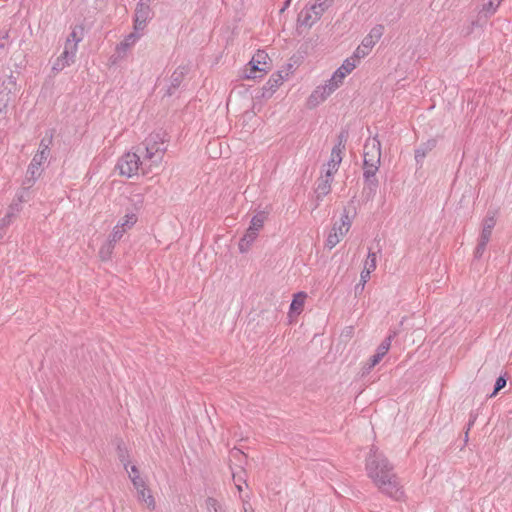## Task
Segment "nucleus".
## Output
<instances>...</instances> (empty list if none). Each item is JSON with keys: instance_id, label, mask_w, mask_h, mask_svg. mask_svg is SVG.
<instances>
[{"instance_id": "6e6d98bb", "label": "nucleus", "mask_w": 512, "mask_h": 512, "mask_svg": "<svg viewBox=\"0 0 512 512\" xmlns=\"http://www.w3.org/2000/svg\"><path fill=\"white\" fill-rule=\"evenodd\" d=\"M243 509H244V512H254L252 507L247 502H244Z\"/></svg>"}, {"instance_id": "37998d69", "label": "nucleus", "mask_w": 512, "mask_h": 512, "mask_svg": "<svg viewBox=\"0 0 512 512\" xmlns=\"http://www.w3.org/2000/svg\"><path fill=\"white\" fill-rule=\"evenodd\" d=\"M310 2L316 6L319 5L320 9L325 12L333 4L334 0H311Z\"/></svg>"}, {"instance_id": "680f3d73", "label": "nucleus", "mask_w": 512, "mask_h": 512, "mask_svg": "<svg viewBox=\"0 0 512 512\" xmlns=\"http://www.w3.org/2000/svg\"><path fill=\"white\" fill-rule=\"evenodd\" d=\"M7 38V33H5V35H3L2 39H6Z\"/></svg>"}, {"instance_id": "f257e3e1", "label": "nucleus", "mask_w": 512, "mask_h": 512, "mask_svg": "<svg viewBox=\"0 0 512 512\" xmlns=\"http://www.w3.org/2000/svg\"><path fill=\"white\" fill-rule=\"evenodd\" d=\"M366 471L382 493L395 500L402 498L404 492L393 465L375 446L371 447L366 458Z\"/></svg>"}, {"instance_id": "c03bdc74", "label": "nucleus", "mask_w": 512, "mask_h": 512, "mask_svg": "<svg viewBox=\"0 0 512 512\" xmlns=\"http://www.w3.org/2000/svg\"><path fill=\"white\" fill-rule=\"evenodd\" d=\"M492 230L487 228H482L479 240L483 242H489L491 238Z\"/></svg>"}, {"instance_id": "2eb2a0df", "label": "nucleus", "mask_w": 512, "mask_h": 512, "mask_svg": "<svg viewBox=\"0 0 512 512\" xmlns=\"http://www.w3.org/2000/svg\"><path fill=\"white\" fill-rule=\"evenodd\" d=\"M187 73V66H178L171 75V85L167 91L168 95H172V89H176L180 86L184 75Z\"/></svg>"}, {"instance_id": "0eeeda50", "label": "nucleus", "mask_w": 512, "mask_h": 512, "mask_svg": "<svg viewBox=\"0 0 512 512\" xmlns=\"http://www.w3.org/2000/svg\"><path fill=\"white\" fill-rule=\"evenodd\" d=\"M324 11L320 9V6L309 2L298 14L297 22L299 26L310 28L315 22H317Z\"/></svg>"}, {"instance_id": "603ef678", "label": "nucleus", "mask_w": 512, "mask_h": 512, "mask_svg": "<svg viewBox=\"0 0 512 512\" xmlns=\"http://www.w3.org/2000/svg\"><path fill=\"white\" fill-rule=\"evenodd\" d=\"M385 348H386V346L379 345L377 347L376 354L379 355L381 358H383L388 352V350H386Z\"/></svg>"}, {"instance_id": "dca6fc26", "label": "nucleus", "mask_w": 512, "mask_h": 512, "mask_svg": "<svg viewBox=\"0 0 512 512\" xmlns=\"http://www.w3.org/2000/svg\"><path fill=\"white\" fill-rule=\"evenodd\" d=\"M436 146V140L431 139L428 140L426 143L421 144L416 150H415V160L417 163H421L427 153L431 151Z\"/></svg>"}, {"instance_id": "3c124183", "label": "nucleus", "mask_w": 512, "mask_h": 512, "mask_svg": "<svg viewBox=\"0 0 512 512\" xmlns=\"http://www.w3.org/2000/svg\"><path fill=\"white\" fill-rule=\"evenodd\" d=\"M381 360L382 358L375 353L369 360L368 369H371L374 366H376Z\"/></svg>"}, {"instance_id": "49530a36", "label": "nucleus", "mask_w": 512, "mask_h": 512, "mask_svg": "<svg viewBox=\"0 0 512 512\" xmlns=\"http://www.w3.org/2000/svg\"><path fill=\"white\" fill-rule=\"evenodd\" d=\"M396 333H392L390 335H388L383 341L382 343L380 344V346H386V350L389 351L390 349V346H391V342H392V339L395 337Z\"/></svg>"}, {"instance_id": "6ab92c4d", "label": "nucleus", "mask_w": 512, "mask_h": 512, "mask_svg": "<svg viewBox=\"0 0 512 512\" xmlns=\"http://www.w3.org/2000/svg\"><path fill=\"white\" fill-rule=\"evenodd\" d=\"M137 497L139 501H142L146 504L149 510L155 509V499L148 488H141V490L137 491Z\"/></svg>"}, {"instance_id": "a878e982", "label": "nucleus", "mask_w": 512, "mask_h": 512, "mask_svg": "<svg viewBox=\"0 0 512 512\" xmlns=\"http://www.w3.org/2000/svg\"><path fill=\"white\" fill-rule=\"evenodd\" d=\"M341 162H342V156H335V157L330 156V160L326 164L327 169H326L325 173H327L328 176H333L338 171V168H339V165L341 164Z\"/></svg>"}, {"instance_id": "423d86ee", "label": "nucleus", "mask_w": 512, "mask_h": 512, "mask_svg": "<svg viewBox=\"0 0 512 512\" xmlns=\"http://www.w3.org/2000/svg\"><path fill=\"white\" fill-rule=\"evenodd\" d=\"M140 164V156L137 153L128 152L118 160L117 168L121 175L132 177L138 172Z\"/></svg>"}, {"instance_id": "412c9836", "label": "nucleus", "mask_w": 512, "mask_h": 512, "mask_svg": "<svg viewBox=\"0 0 512 512\" xmlns=\"http://www.w3.org/2000/svg\"><path fill=\"white\" fill-rule=\"evenodd\" d=\"M77 44L66 41L64 50L60 56L66 62L73 61L77 52Z\"/></svg>"}, {"instance_id": "4d7b16f0", "label": "nucleus", "mask_w": 512, "mask_h": 512, "mask_svg": "<svg viewBox=\"0 0 512 512\" xmlns=\"http://www.w3.org/2000/svg\"><path fill=\"white\" fill-rule=\"evenodd\" d=\"M291 0H285L284 6L281 8L280 12H284L290 5Z\"/></svg>"}, {"instance_id": "4be33fe9", "label": "nucleus", "mask_w": 512, "mask_h": 512, "mask_svg": "<svg viewBox=\"0 0 512 512\" xmlns=\"http://www.w3.org/2000/svg\"><path fill=\"white\" fill-rule=\"evenodd\" d=\"M371 51L364 48L362 44H360L357 49L354 51L353 55L343 62V64H355L356 61H360L365 56H367Z\"/></svg>"}, {"instance_id": "9d476101", "label": "nucleus", "mask_w": 512, "mask_h": 512, "mask_svg": "<svg viewBox=\"0 0 512 512\" xmlns=\"http://www.w3.org/2000/svg\"><path fill=\"white\" fill-rule=\"evenodd\" d=\"M332 88H328L326 85L318 86L308 97L307 107L313 109L320 103L324 102L331 94Z\"/></svg>"}, {"instance_id": "473e14b6", "label": "nucleus", "mask_w": 512, "mask_h": 512, "mask_svg": "<svg viewBox=\"0 0 512 512\" xmlns=\"http://www.w3.org/2000/svg\"><path fill=\"white\" fill-rule=\"evenodd\" d=\"M83 37V29L81 27H75L72 32L69 34L66 41L75 43L78 45V43L82 40Z\"/></svg>"}, {"instance_id": "4c0bfd02", "label": "nucleus", "mask_w": 512, "mask_h": 512, "mask_svg": "<svg viewBox=\"0 0 512 512\" xmlns=\"http://www.w3.org/2000/svg\"><path fill=\"white\" fill-rule=\"evenodd\" d=\"M130 479L137 491L141 490V488H147L144 479L140 475H130Z\"/></svg>"}, {"instance_id": "e433bc0d", "label": "nucleus", "mask_w": 512, "mask_h": 512, "mask_svg": "<svg viewBox=\"0 0 512 512\" xmlns=\"http://www.w3.org/2000/svg\"><path fill=\"white\" fill-rule=\"evenodd\" d=\"M370 275L371 273L365 271V270H362L361 271V274H360V282L356 285L355 287V291H359V290H363L364 287H365V284L367 283V281L370 279Z\"/></svg>"}, {"instance_id": "5701e85b", "label": "nucleus", "mask_w": 512, "mask_h": 512, "mask_svg": "<svg viewBox=\"0 0 512 512\" xmlns=\"http://www.w3.org/2000/svg\"><path fill=\"white\" fill-rule=\"evenodd\" d=\"M355 214L356 211L354 207H345L340 219L342 227H344L346 230H349L351 227L352 218L355 216Z\"/></svg>"}, {"instance_id": "864d4df0", "label": "nucleus", "mask_w": 512, "mask_h": 512, "mask_svg": "<svg viewBox=\"0 0 512 512\" xmlns=\"http://www.w3.org/2000/svg\"><path fill=\"white\" fill-rule=\"evenodd\" d=\"M348 231L349 230H346L344 227H342V223H340L339 225L337 224V232L339 236H341L342 238Z\"/></svg>"}, {"instance_id": "20e7f679", "label": "nucleus", "mask_w": 512, "mask_h": 512, "mask_svg": "<svg viewBox=\"0 0 512 512\" xmlns=\"http://www.w3.org/2000/svg\"><path fill=\"white\" fill-rule=\"evenodd\" d=\"M153 16L151 0H139L134 12V30L143 31Z\"/></svg>"}, {"instance_id": "c85d7f7f", "label": "nucleus", "mask_w": 512, "mask_h": 512, "mask_svg": "<svg viewBox=\"0 0 512 512\" xmlns=\"http://www.w3.org/2000/svg\"><path fill=\"white\" fill-rule=\"evenodd\" d=\"M41 171L34 170V174L29 172V168H27L26 177L23 181L22 189L30 190V188L34 185L35 181L40 177Z\"/></svg>"}, {"instance_id": "6e6552de", "label": "nucleus", "mask_w": 512, "mask_h": 512, "mask_svg": "<svg viewBox=\"0 0 512 512\" xmlns=\"http://www.w3.org/2000/svg\"><path fill=\"white\" fill-rule=\"evenodd\" d=\"M292 67L293 66H288V70H280L270 76L269 80L262 88L263 98H270L276 92L283 82L288 79L290 73H292V71H290Z\"/></svg>"}, {"instance_id": "ea45409f", "label": "nucleus", "mask_w": 512, "mask_h": 512, "mask_svg": "<svg viewBox=\"0 0 512 512\" xmlns=\"http://www.w3.org/2000/svg\"><path fill=\"white\" fill-rule=\"evenodd\" d=\"M506 383H507L506 378L504 376H499L496 379V382L494 385V391L492 392V394L490 396L491 397L495 396L500 390H502L506 386Z\"/></svg>"}, {"instance_id": "052dcab7", "label": "nucleus", "mask_w": 512, "mask_h": 512, "mask_svg": "<svg viewBox=\"0 0 512 512\" xmlns=\"http://www.w3.org/2000/svg\"><path fill=\"white\" fill-rule=\"evenodd\" d=\"M6 50V43L0 42V52H4Z\"/></svg>"}, {"instance_id": "7c9ffc66", "label": "nucleus", "mask_w": 512, "mask_h": 512, "mask_svg": "<svg viewBox=\"0 0 512 512\" xmlns=\"http://www.w3.org/2000/svg\"><path fill=\"white\" fill-rule=\"evenodd\" d=\"M503 0H488L483 4L482 11L487 15H493Z\"/></svg>"}, {"instance_id": "13d9d810", "label": "nucleus", "mask_w": 512, "mask_h": 512, "mask_svg": "<svg viewBox=\"0 0 512 512\" xmlns=\"http://www.w3.org/2000/svg\"><path fill=\"white\" fill-rule=\"evenodd\" d=\"M131 472H132V474H131V475H139L138 468H137L135 465H133V466L131 467Z\"/></svg>"}, {"instance_id": "f8f14e48", "label": "nucleus", "mask_w": 512, "mask_h": 512, "mask_svg": "<svg viewBox=\"0 0 512 512\" xmlns=\"http://www.w3.org/2000/svg\"><path fill=\"white\" fill-rule=\"evenodd\" d=\"M355 67L356 66H339L325 85L328 88H332V92H334L342 84L345 76L351 73Z\"/></svg>"}, {"instance_id": "bf43d9fd", "label": "nucleus", "mask_w": 512, "mask_h": 512, "mask_svg": "<svg viewBox=\"0 0 512 512\" xmlns=\"http://www.w3.org/2000/svg\"><path fill=\"white\" fill-rule=\"evenodd\" d=\"M63 67H64V66H60V67H58V66H53V67H52V70H53V72H54V73H57V72L61 71V70L63 69Z\"/></svg>"}, {"instance_id": "ddd939ff", "label": "nucleus", "mask_w": 512, "mask_h": 512, "mask_svg": "<svg viewBox=\"0 0 512 512\" xmlns=\"http://www.w3.org/2000/svg\"><path fill=\"white\" fill-rule=\"evenodd\" d=\"M384 33L383 25H375L369 32L368 35L364 37L361 44L365 49L371 51L374 45L380 40Z\"/></svg>"}, {"instance_id": "f3484780", "label": "nucleus", "mask_w": 512, "mask_h": 512, "mask_svg": "<svg viewBox=\"0 0 512 512\" xmlns=\"http://www.w3.org/2000/svg\"><path fill=\"white\" fill-rule=\"evenodd\" d=\"M268 70L261 68L260 66H250L249 69H245L241 75L243 79L256 80L264 77Z\"/></svg>"}, {"instance_id": "8fccbe9b", "label": "nucleus", "mask_w": 512, "mask_h": 512, "mask_svg": "<svg viewBox=\"0 0 512 512\" xmlns=\"http://www.w3.org/2000/svg\"><path fill=\"white\" fill-rule=\"evenodd\" d=\"M233 480H234V482H235V486H236L237 490H238L239 492H241V491L243 490L241 483H242V482H243V483H246V480H245V479H243V478H242V477H240V476H236L235 474H233Z\"/></svg>"}, {"instance_id": "b1692460", "label": "nucleus", "mask_w": 512, "mask_h": 512, "mask_svg": "<svg viewBox=\"0 0 512 512\" xmlns=\"http://www.w3.org/2000/svg\"><path fill=\"white\" fill-rule=\"evenodd\" d=\"M305 298H306V294L303 292L296 294L290 304V313L295 312V313L299 314L302 311V308L304 306Z\"/></svg>"}, {"instance_id": "de8ad7c7", "label": "nucleus", "mask_w": 512, "mask_h": 512, "mask_svg": "<svg viewBox=\"0 0 512 512\" xmlns=\"http://www.w3.org/2000/svg\"><path fill=\"white\" fill-rule=\"evenodd\" d=\"M476 418H477V415L476 414H473L471 413L470 414V419H469V422L467 424V431L465 432V441L468 440V431L471 429V427L474 425L475 421H476Z\"/></svg>"}, {"instance_id": "5fc2aeb1", "label": "nucleus", "mask_w": 512, "mask_h": 512, "mask_svg": "<svg viewBox=\"0 0 512 512\" xmlns=\"http://www.w3.org/2000/svg\"><path fill=\"white\" fill-rule=\"evenodd\" d=\"M118 450H119V458H120L121 462H123V463H124V466H125V468H126V467H127V465H126V463H125V461H126V456L124 455V453H123V451H122V449H121V447H120V446H118Z\"/></svg>"}, {"instance_id": "a211bd4d", "label": "nucleus", "mask_w": 512, "mask_h": 512, "mask_svg": "<svg viewBox=\"0 0 512 512\" xmlns=\"http://www.w3.org/2000/svg\"><path fill=\"white\" fill-rule=\"evenodd\" d=\"M141 31L134 30L132 33L127 35L123 41L118 45V51H126L130 47H132L141 37Z\"/></svg>"}, {"instance_id": "39448f33", "label": "nucleus", "mask_w": 512, "mask_h": 512, "mask_svg": "<svg viewBox=\"0 0 512 512\" xmlns=\"http://www.w3.org/2000/svg\"><path fill=\"white\" fill-rule=\"evenodd\" d=\"M52 141V132L41 139L39 143V149L28 166L29 172H31L32 174H34V170L42 172L41 166L47 160L50 154V145L52 144Z\"/></svg>"}, {"instance_id": "1a4fd4ad", "label": "nucleus", "mask_w": 512, "mask_h": 512, "mask_svg": "<svg viewBox=\"0 0 512 512\" xmlns=\"http://www.w3.org/2000/svg\"><path fill=\"white\" fill-rule=\"evenodd\" d=\"M363 177H364V188L363 193L366 195L368 199L373 198L376 195L379 182L375 177L378 169H363Z\"/></svg>"}, {"instance_id": "58836bf2", "label": "nucleus", "mask_w": 512, "mask_h": 512, "mask_svg": "<svg viewBox=\"0 0 512 512\" xmlns=\"http://www.w3.org/2000/svg\"><path fill=\"white\" fill-rule=\"evenodd\" d=\"M495 225H496V218H495L494 213H492V214L488 213L483 220V228L493 230Z\"/></svg>"}, {"instance_id": "a18cd8bd", "label": "nucleus", "mask_w": 512, "mask_h": 512, "mask_svg": "<svg viewBox=\"0 0 512 512\" xmlns=\"http://www.w3.org/2000/svg\"><path fill=\"white\" fill-rule=\"evenodd\" d=\"M7 112V101L2 99L0 95V121L5 117Z\"/></svg>"}, {"instance_id": "7ed1b4c3", "label": "nucleus", "mask_w": 512, "mask_h": 512, "mask_svg": "<svg viewBox=\"0 0 512 512\" xmlns=\"http://www.w3.org/2000/svg\"><path fill=\"white\" fill-rule=\"evenodd\" d=\"M363 169H379L381 144L377 137L368 138L363 148Z\"/></svg>"}, {"instance_id": "79ce46f5", "label": "nucleus", "mask_w": 512, "mask_h": 512, "mask_svg": "<svg viewBox=\"0 0 512 512\" xmlns=\"http://www.w3.org/2000/svg\"><path fill=\"white\" fill-rule=\"evenodd\" d=\"M348 138H349L348 129H342L337 136V143L341 144V147H345Z\"/></svg>"}, {"instance_id": "72a5a7b5", "label": "nucleus", "mask_w": 512, "mask_h": 512, "mask_svg": "<svg viewBox=\"0 0 512 512\" xmlns=\"http://www.w3.org/2000/svg\"><path fill=\"white\" fill-rule=\"evenodd\" d=\"M114 244H112L111 242L107 241L101 248H100V251H99V254H100V257L103 259V260H107L113 249H114Z\"/></svg>"}, {"instance_id": "9b49d317", "label": "nucleus", "mask_w": 512, "mask_h": 512, "mask_svg": "<svg viewBox=\"0 0 512 512\" xmlns=\"http://www.w3.org/2000/svg\"><path fill=\"white\" fill-rule=\"evenodd\" d=\"M333 180V176H328L327 173L321 175L317 180V186L315 188L316 200L317 203L315 208L319 206V202L330 193L331 191V182Z\"/></svg>"}, {"instance_id": "aec40b11", "label": "nucleus", "mask_w": 512, "mask_h": 512, "mask_svg": "<svg viewBox=\"0 0 512 512\" xmlns=\"http://www.w3.org/2000/svg\"><path fill=\"white\" fill-rule=\"evenodd\" d=\"M205 506H206L207 512H228L226 506L224 504H222L221 502H219L214 497H208L205 500Z\"/></svg>"}, {"instance_id": "2f4dec72", "label": "nucleus", "mask_w": 512, "mask_h": 512, "mask_svg": "<svg viewBox=\"0 0 512 512\" xmlns=\"http://www.w3.org/2000/svg\"><path fill=\"white\" fill-rule=\"evenodd\" d=\"M30 199V191L27 189H21L13 199V203H17L19 207H22V204L29 201Z\"/></svg>"}, {"instance_id": "a19ab883", "label": "nucleus", "mask_w": 512, "mask_h": 512, "mask_svg": "<svg viewBox=\"0 0 512 512\" xmlns=\"http://www.w3.org/2000/svg\"><path fill=\"white\" fill-rule=\"evenodd\" d=\"M487 242H483V241H480L478 240V244L475 248V251H474V257L476 259H480L483 255V253L485 252L486 250V246H487Z\"/></svg>"}, {"instance_id": "4468645a", "label": "nucleus", "mask_w": 512, "mask_h": 512, "mask_svg": "<svg viewBox=\"0 0 512 512\" xmlns=\"http://www.w3.org/2000/svg\"><path fill=\"white\" fill-rule=\"evenodd\" d=\"M258 232L255 229H251L248 227L246 233L239 241V250L241 253H245L250 249L251 244L257 238Z\"/></svg>"}, {"instance_id": "c9c22d12", "label": "nucleus", "mask_w": 512, "mask_h": 512, "mask_svg": "<svg viewBox=\"0 0 512 512\" xmlns=\"http://www.w3.org/2000/svg\"><path fill=\"white\" fill-rule=\"evenodd\" d=\"M125 232V229H121L119 225H116L113 229L112 234L110 235V238L108 239L109 242L115 245L116 242H118L123 234Z\"/></svg>"}, {"instance_id": "c756f323", "label": "nucleus", "mask_w": 512, "mask_h": 512, "mask_svg": "<svg viewBox=\"0 0 512 512\" xmlns=\"http://www.w3.org/2000/svg\"><path fill=\"white\" fill-rule=\"evenodd\" d=\"M269 56L264 50H258L247 64H268Z\"/></svg>"}, {"instance_id": "cd10ccee", "label": "nucleus", "mask_w": 512, "mask_h": 512, "mask_svg": "<svg viewBox=\"0 0 512 512\" xmlns=\"http://www.w3.org/2000/svg\"><path fill=\"white\" fill-rule=\"evenodd\" d=\"M341 239H342V237L339 236V234L337 232V223H335L331 232L329 233V235L327 237L326 246L329 249H332L340 242Z\"/></svg>"}, {"instance_id": "09e8293b", "label": "nucleus", "mask_w": 512, "mask_h": 512, "mask_svg": "<svg viewBox=\"0 0 512 512\" xmlns=\"http://www.w3.org/2000/svg\"><path fill=\"white\" fill-rule=\"evenodd\" d=\"M345 150V147H341V144L337 143L331 151V156H342V152Z\"/></svg>"}, {"instance_id": "f03ea898", "label": "nucleus", "mask_w": 512, "mask_h": 512, "mask_svg": "<svg viewBox=\"0 0 512 512\" xmlns=\"http://www.w3.org/2000/svg\"><path fill=\"white\" fill-rule=\"evenodd\" d=\"M167 141V133L162 129L149 134L142 143L145 150L144 159L150 160L153 164H159L167 150L165 145Z\"/></svg>"}, {"instance_id": "393cba45", "label": "nucleus", "mask_w": 512, "mask_h": 512, "mask_svg": "<svg viewBox=\"0 0 512 512\" xmlns=\"http://www.w3.org/2000/svg\"><path fill=\"white\" fill-rule=\"evenodd\" d=\"M377 266V254L376 252L369 249L367 259L364 262L363 270L372 273Z\"/></svg>"}, {"instance_id": "f704fd0d", "label": "nucleus", "mask_w": 512, "mask_h": 512, "mask_svg": "<svg viewBox=\"0 0 512 512\" xmlns=\"http://www.w3.org/2000/svg\"><path fill=\"white\" fill-rule=\"evenodd\" d=\"M124 218H125L124 221L118 225L121 227V229H125V230L127 228L128 229L131 228L137 221V217L135 214H127V215H125Z\"/></svg>"}, {"instance_id": "bb28decb", "label": "nucleus", "mask_w": 512, "mask_h": 512, "mask_svg": "<svg viewBox=\"0 0 512 512\" xmlns=\"http://www.w3.org/2000/svg\"><path fill=\"white\" fill-rule=\"evenodd\" d=\"M267 218V214L264 211L257 213L251 220L249 228L259 230L263 227V224Z\"/></svg>"}]
</instances>
